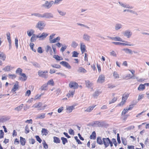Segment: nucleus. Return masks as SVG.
<instances>
[{
  "mask_svg": "<svg viewBox=\"0 0 149 149\" xmlns=\"http://www.w3.org/2000/svg\"><path fill=\"white\" fill-rule=\"evenodd\" d=\"M123 97H122V101L118 104L117 106H122L125 104V103L126 102H125V100H123Z\"/></svg>",
  "mask_w": 149,
  "mask_h": 149,
  "instance_id": "de8ad7c7",
  "label": "nucleus"
},
{
  "mask_svg": "<svg viewBox=\"0 0 149 149\" xmlns=\"http://www.w3.org/2000/svg\"><path fill=\"white\" fill-rule=\"evenodd\" d=\"M74 107L75 106L74 105L69 106L68 107L66 108V109L70 113L72 112L73 110L74 109Z\"/></svg>",
  "mask_w": 149,
  "mask_h": 149,
  "instance_id": "393cba45",
  "label": "nucleus"
},
{
  "mask_svg": "<svg viewBox=\"0 0 149 149\" xmlns=\"http://www.w3.org/2000/svg\"><path fill=\"white\" fill-rule=\"evenodd\" d=\"M58 12L59 13L60 15L63 16L65 15H66V13L65 12H64L62 11H61L58 9L57 10Z\"/></svg>",
  "mask_w": 149,
  "mask_h": 149,
  "instance_id": "bf43d9fd",
  "label": "nucleus"
},
{
  "mask_svg": "<svg viewBox=\"0 0 149 149\" xmlns=\"http://www.w3.org/2000/svg\"><path fill=\"white\" fill-rule=\"evenodd\" d=\"M75 93V90L74 91H69V92L68 93L66 96L68 98L70 97L71 96H73Z\"/></svg>",
  "mask_w": 149,
  "mask_h": 149,
  "instance_id": "2f4dec72",
  "label": "nucleus"
},
{
  "mask_svg": "<svg viewBox=\"0 0 149 149\" xmlns=\"http://www.w3.org/2000/svg\"><path fill=\"white\" fill-rule=\"evenodd\" d=\"M101 92L99 91H96L94 93L93 95L94 97L98 96L101 93Z\"/></svg>",
  "mask_w": 149,
  "mask_h": 149,
  "instance_id": "13d9d810",
  "label": "nucleus"
},
{
  "mask_svg": "<svg viewBox=\"0 0 149 149\" xmlns=\"http://www.w3.org/2000/svg\"><path fill=\"white\" fill-rule=\"evenodd\" d=\"M85 84L86 86L88 88H90L93 84L91 83L90 82L89 80H87L85 81Z\"/></svg>",
  "mask_w": 149,
  "mask_h": 149,
  "instance_id": "a878e982",
  "label": "nucleus"
},
{
  "mask_svg": "<svg viewBox=\"0 0 149 149\" xmlns=\"http://www.w3.org/2000/svg\"><path fill=\"white\" fill-rule=\"evenodd\" d=\"M42 105V103L41 102H39L38 103V104H35L33 107H34L35 108H38L39 109L40 108V107Z\"/></svg>",
  "mask_w": 149,
  "mask_h": 149,
  "instance_id": "c9c22d12",
  "label": "nucleus"
},
{
  "mask_svg": "<svg viewBox=\"0 0 149 149\" xmlns=\"http://www.w3.org/2000/svg\"><path fill=\"white\" fill-rule=\"evenodd\" d=\"M124 36L127 37V38H129L132 35V33L129 30L125 31L123 33Z\"/></svg>",
  "mask_w": 149,
  "mask_h": 149,
  "instance_id": "6e6552de",
  "label": "nucleus"
},
{
  "mask_svg": "<svg viewBox=\"0 0 149 149\" xmlns=\"http://www.w3.org/2000/svg\"><path fill=\"white\" fill-rule=\"evenodd\" d=\"M112 43L116 45H121L123 46H133V44H126L125 43H122L120 42H112Z\"/></svg>",
  "mask_w": 149,
  "mask_h": 149,
  "instance_id": "1a4fd4ad",
  "label": "nucleus"
},
{
  "mask_svg": "<svg viewBox=\"0 0 149 149\" xmlns=\"http://www.w3.org/2000/svg\"><path fill=\"white\" fill-rule=\"evenodd\" d=\"M78 45L77 43H76L75 41H73L71 45L72 47L75 48Z\"/></svg>",
  "mask_w": 149,
  "mask_h": 149,
  "instance_id": "49530a36",
  "label": "nucleus"
},
{
  "mask_svg": "<svg viewBox=\"0 0 149 149\" xmlns=\"http://www.w3.org/2000/svg\"><path fill=\"white\" fill-rule=\"evenodd\" d=\"M113 76L115 79H117L119 78V74L117 73V72L114 71L113 73Z\"/></svg>",
  "mask_w": 149,
  "mask_h": 149,
  "instance_id": "4d7b16f0",
  "label": "nucleus"
},
{
  "mask_svg": "<svg viewBox=\"0 0 149 149\" xmlns=\"http://www.w3.org/2000/svg\"><path fill=\"white\" fill-rule=\"evenodd\" d=\"M48 35V34L47 33L43 32L40 35V38H42V39L43 40Z\"/></svg>",
  "mask_w": 149,
  "mask_h": 149,
  "instance_id": "e433bc0d",
  "label": "nucleus"
},
{
  "mask_svg": "<svg viewBox=\"0 0 149 149\" xmlns=\"http://www.w3.org/2000/svg\"><path fill=\"white\" fill-rule=\"evenodd\" d=\"M23 105V104H21L19 106L16 107L15 109V110H17L18 111L22 109Z\"/></svg>",
  "mask_w": 149,
  "mask_h": 149,
  "instance_id": "37998d69",
  "label": "nucleus"
},
{
  "mask_svg": "<svg viewBox=\"0 0 149 149\" xmlns=\"http://www.w3.org/2000/svg\"><path fill=\"white\" fill-rule=\"evenodd\" d=\"M102 140H103V144H104L105 148H107L109 146L108 143L110 140L109 138H103Z\"/></svg>",
  "mask_w": 149,
  "mask_h": 149,
  "instance_id": "39448f33",
  "label": "nucleus"
},
{
  "mask_svg": "<svg viewBox=\"0 0 149 149\" xmlns=\"http://www.w3.org/2000/svg\"><path fill=\"white\" fill-rule=\"evenodd\" d=\"M45 113H42L40 115H38L36 118V119H42L45 117Z\"/></svg>",
  "mask_w": 149,
  "mask_h": 149,
  "instance_id": "c756f323",
  "label": "nucleus"
},
{
  "mask_svg": "<svg viewBox=\"0 0 149 149\" xmlns=\"http://www.w3.org/2000/svg\"><path fill=\"white\" fill-rule=\"evenodd\" d=\"M11 70L10 69V66L9 65L6 66L2 69V70L5 72H8Z\"/></svg>",
  "mask_w": 149,
  "mask_h": 149,
  "instance_id": "c85d7f7f",
  "label": "nucleus"
},
{
  "mask_svg": "<svg viewBox=\"0 0 149 149\" xmlns=\"http://www.w3.org/2000/svg\"><path fill=\"white\" fill-rule=\"evenodd\" d=\"M115 41H118L122 42H124L125 41L122 39L121 38H120L119 37H115Z\"/></svg>",
  "mask_w": 149,
  "mask_h": 149,
  "instance_id": "c03bdc74",
  "label": "nucleus"
},
{
  "mask_svg": "<svg viewBox=\"0 0 149 149\" xmlns=\"http://www.w3.org/2000/svg\"><path fill=\"white\" fill-rule=\"evenodd\" d=\"M60 39V38L59 36H58L56 38L50 41L51 43H55L56 42L59 41Z\"/></svg>",
  "mask_w": 149,
  "mask_h": 149,
  "instance_id": "5701e85b",
  "label": "nucleus"
},
{
  "mask_svg": "<svg viewBox=\"0 0 149 149\" xmlns=\"http://www.w3.org/2000/svg\"><path fill=\"white\" fill-rule=\"evenodd\" d=\"M6 58V56L5 54L2 52L0 51V59L4 61Z\"/></svg>",
  "mask_w": 149,
  "mask_h": 149,
  "instance_id": "412c9836",
  "label": "nucleus"
},
{
  "mask_svg": "<svg viewBox=\"0 0 149 149\" xmlns=\"http://www.w3.org/2000/svg\"><path fill=\"white\" fill-rule=\"evenodd\" d=\"M29 45L32 50L34 52H36V50L35 49L33 48V46L34 45V44L33 43L31 42L30 43Z\"/></svg>",
  "mask_w": 149,
  "mask_h": 149,
  "instance_id": "5fc2aeb1",
  "label": "nucleus"
},
{
  "mask_svg": "<svg viewBox=\"0 0 149 149\" xmlns=\"http://www.w3.org/2000/svg\"><path fill=\"white\" fill-rule=\"evenodd\" d=\"M37 52L38 53L40 54L42 53L43 52V51L41 47H40L38 48Z\"/></svg>",
  "mask_w": 149,
  "mask_h": 149,
  "instance_id": "338daca9",
  "label": "nucleus"
},
{
  "mask_svg": "<svg viewBox=\"0 0 149 149\" xmlns=\"http://www.w3.org/2000/svg\"><path fill=\"white\" fill-rule=\"evenodd\" d=\"M72 57H77L79 54V53L77 52V51H74L72 52Z\"/></svg>",
  "mask_w": 149,
  "mask_h": 149,
  "instance_id": "ea45409f",
  "label": "nucleus"
},
{
  "mask_svg": "<svg viewBox=\"0 0 149 149\" xmlns=\"http://www.w3.org/2000/svg\"><path fill=\"white\" fill-rule=\"evenodd\" d=\"M31 63L35 67H40V65L36 62L31 61Z\"/></svg>",
  "mask_w": 149,
  "mask_h": 149,
  "instance_id": "a19ab883",
  "label": "nucleus"
},
{
  "mask_svg": "<svg viewBox=\"0 0 149 149\" xmlns=\"http://www.w3.org/2000/svg\"><path fill=\"white\" fill-rule=\"evenodd\" d=\"M51 66L54 68L60 69L61 68V66L60 65H58L57 64H51Z\"/></svg>",
  "mask_w": 149,
  "mask_h": 149,
  "instance_id": "a18cd8bd",
  "label": "nucleus"
},
{
  "mask_svg": "<svg viewBox=\"0 0 149 149\" xmlns=\"http://www.w3.org/2000/svg\"><path fill=\"white\" fill-rule=\"evenodd\" d=\"M30 130L29 129V126L28 125H26L25 127V133L26 134H27L29 133Z\"/></svg>",
  "mask_w": 149,
  "mask_h": 149,
  "instance_id": "3c124183",
  "label": "nucleus"
},
{
  "mask_svg": "<svg viewBox=\"0 0 149 149\" xmlns=\"http://www.w3.org/2000/svg\"><path fill=\"white\" fill-rule=\"evenodd\" d=\"M77 72L79 73H85L87 72V71L84 68L80 67L78 69Z\"/></svg>",
  "mask_w": 149,
  "mask_h": 149,
  "instance_id": "a211bd4d",
  "label": "nucleus"
},
{
  "mask_svg": "<svg viewBox=\"0 0 149 149\" xmlns=\"http://www.w3.org/2000/svg\"><path fill=\"white\" fill-rule=\"evenodd\" d=\"M34 31L32 29H31L30 31H27V34H28V35L29 37H30L31 36H32L33 34H34Z\"/></svg>",
  "mask_w": 149,
  "mask_h": 149,
  "instance_id": "bb28decb",
  "label": "nucleus"
},
{
  "mask_svg": "<svg viewBox=\"0 0 149 149\" xmlns=\"http://www.w3.org/2000/svg\"><path fill=\"white\" fill-rule=\"evenodd\" d=\"M42 144L44 148L45 149H47L48 148V144L46 143L45 141L43 140Z\"/></svg>",
  "mask_w": 149,
  "mask_h": 149,
  "instance_id": "79ce46f5",
  "label": "nucleus"
},
{
  "mask_svg": "<svg viewBox=\"0 0 149 149\" xmlns=\"http://www.w3.org/2000/svg\"><path fill=\"white\" fill-rule=\"evenodd\" d=\"M39 76L45 79H47L48 77V72L47 70L43 71L39 70L38 72Z\"/></svg>",
  "mask_w": 149,
  "mask_h": 149,
  "instance_id": "f03ea898",
  "label": "nucleus"
},
{
  "mask_svg": "<svg viewBox=\"0 0 149 149\" xmlns=\"http://www.w3.org/2000/svg\"><path fill=\"white\" fill-rule=\"evenodd\" d=\"M61 139L62 141V143L63 145H65L66 143L68 142V140L67 138L64 137H62L61 138Z\"/></svg>",
  "mask_w": 149,
  "mask_h": 149,
  "instance_id": "72a5a7b5",
  "label": "nucleus"
},
{
  "mask_svg": "<svg viewBox=\"0 0 149 149\" xmlns=\"http://www.w3.org/2000/svg\"><path fill=\"white\" fill-rule=\"evenodd\" d=\"M53 57L57 61H60L61 60L63 59V58L61 57H60L58 55H53Z\"/></svg>",
  "mask_w": 149,
  "mask_h": 149,
  "instance_id": "7c9ffc66",
  "label": "nucleus"
},
{
  "mask_svg": "<svg viewBox=\"0 0 149 149\" xmlns=\"http://www.w3.org/2000/svg\"><path fill=\"white\" fill-rule=\"evenodd\" d=\"M129 96V94H125V93L123 94L122 97H123V100H125V102H126V100L127 99Z\"/></svg>",
  "mask_w": 149,
  "mask_h": 149,
  "instance_id": "603ef678",
  "label": "nucleus"
},
{
  "mask_svg": "<svg viewBox=\"0 0 149 149\" xmlns=\"http://www.w3.org/2000/svg\"><path fill=\"white\" fill-rule=\"evenodd\" d=\"M53 141L54 143H60L61 142V140L60 139L56 136L53 137Z\"/></svg>",
  "mask_w": 149,
  "mask_h": 149,
  "instance_id": "b1692460",
  "label": "nucleus"
},
{
  "mask_svg": "<svg viewBox=\"0 0 149 149\" xmlns=\"http://www.w3.org/2000/svg\"><path fill=\"white\" fill-rule=\"evenodd\" d=\"M96 142L98 144L100 145H102L103 144V140L102 139L101 137L98 136L97 137Z\"/></svg>",
  "mask_w": 149,
  "mask_h": 149,
  "instance_id": "dca6fc26",
  "label": "nucleus"
},
{
  "mask_svg": "<svg viewBox=\"0 0 149 149\" xmlns=\"http://www.w3.org/2000/svg\"><path fill=\"white\" fill-rule=\"evenodd\" d=\"M95 125H97L98 127H103L104 126V123L98 120L94 122V123L91 125V126H94Z\"/></svg>",
  "mask_w": 149,
  "mask_h": 149,
  "instance_id": "0eeeda50",
  "label": "nucleus"
},
{
  "mask_svg": "<svg viewBox=\"0 0 149 149\" xmlns=\"http://www.w3.org/2000/svg\"><path fill=\"white\" fill-rule=\"evenodd\" d=\"M122 25L120 24H117L115 26V29L116 30H118L122 28Z\"/></svg>",
  "mask_w": 149,
  "mask_h": 149,
  "instance_id": "58836bf2",
  "label": "nucleus"
},
{
  "mask_svg": "<svg viewBox=\"0 0 149 149\" xmlns=\"http://www.w3.org/2000/svg\"><path fill=\"white\" fill-rule=\"evenodd\" d=\"M96 132L95 131L92 132V134L90 135V138L91 139H95L96 138Z\"/></svg>",
  "mask_w": 149,
  "mask_h": 149,
  "instance_id": "4be33fe9",
  "label": "nucleus"
},
{
  "mask_svg": "<svg viewBox=\"0 0 149 149\" xmlns=\"http://www.w3.org/2000/svg\"><path fill=\"white\" fill-rule=\"evenodd\" d=\"M75 139L76 140L77 142L79 144H82V143L81 142L80 140L78 139L77 136H75L74 137Z\"/></svg>",
  "mask_w": 149,
  "mask_h": 149,
  "instance_id": "e2e57ef3",
  "label": "nucleus"
},
{
  "mask_svg": "<svg viewBox=\"0 0 149 149\" xmlns=\"http://www.w3.org/2000/svg\"><path fill=\"white\" fill-rule=\"evenodd\" d=\"M20 75L22 77H19V80L24 81H26L27 79V77L25 74L22 73L20 74Z\"/></svg>",
  "mask_w": 149,
  "mask_h": 149,
  "instance_id": "9b49d317",
  "label": "nucleus"
},
{
  "mask_svg": "<svg viewBox=\"0 0 149 149\" xmlns=\"http://www.w3.org/2000/svg\"><path fill=\"white\" fill-rule=\"evenodd\" d=\"M134 128V125H130L125 128V130L127 131L130 130L131 129H133Z\"/></svg>",
  "mask_w": 149,
  "mask_h": 149,
  "instance_id": "052dcab7",
  "label": "nucleus"
},
{
  "mask_svg": "<svg viewBox=\"0 0 149 149\" xmlns=\"http://www.w3.org/2000/svg\"><path fill=\"white\" fill-rule=\"evenodd\" d=\"M105 78L104 76H100L97 81V82H100L101 83L104 82L105 81Z\"/></svg>",
  "mask_w": 149,
  "mask_h": 149,
  "instance_id": "f8f14e48",
  "label": "nucleus"
},
{
  "mask_svg": "<svg viewBox=\"0 0 149 149\" xmlns=\"http://www.w3.org/2000/svg\"><path fill=\"white\" fill-rule=\"evenodd\" d=\"M60 63L66 68L70 69L71 68V66L68 63L65 61H62Z\"/></svg>",
  "mask_w": 149,
  "mask_h": 149,
  "instance_id": "9d476101",
  "label": "nucleus"
},
{
  "mask_svg": "<svg viewBox=\"0 0 149 149\" xmlns=\"http://www.w3.org/2000/svg\"><path fill=\"white\" fill-rule=\"evenodd\" d=\"M29 143L30 144H34L36 142L35 140L34 139L31 138L29 139Z\"/></svg>",
  "mask_w": 149,
  "mask_h": 149,
  "instance_id": "774afa93",
  "label": "nucleus"
},
{
  "mask_svg": "<svg viewBox=\"0 0 149 149\" xmlns=\"http://www.w3.org/2000/svg\"><path fill=\"white\" fill-rule=\"evenodd\" d=\"M69 86L71 88H73L74 89H77L78 88L79 85L76 82H71L69 84Z\"/></svg>",
  "mask_w": 149,
  "mask_h": 149,
  "instance_id": "423d86ee",
  "label": "nucleus"
},
{
  "mask_svg": "<svg viewBox=\"0 0 149 149\" xmlns=\"http://www.w3.org/2000/svg\"><path fill=\"white\" fill-rule=\"evenodd\" d=\"M8 77L9 78H11L12 79H14V78L16 77V75L14 74H8Z\"/></svg>",
  "mask_w": 149,
  "mask_h": 149,
  "instance_id": "69168bd1",
  "label": "nucleus"
},
{
  "mask_svg": "<svg viewBox=\"0 0 149 149\" xmlns=\"http://www.w3.org/2000/svg\"><path fill=\"white\" fill-rule=\"evenodd\" d=\"M19 141L21 144L22 146H24L25 145L26 143V141L25 138L22 136H20Z\"/></svg>",
  "mask_w": 149,
  "mask_h": 149,
  "instance_id": "4468645a",
  "label": "nucleus"
},
{
  "mask_svg": "<svg viewBox=\"0 0 149 149\" xmlns=\"http://www.w3.org/2000/svg\"><path fill=\"white\" fill-rule=\"evenodd\" d=\"M31 15H34L39 18H45L47 19H50L54 17L53 14L49 12L45 13L43 14L38 13H32Z\"/></svg>",
  "mask_w": 149,
  "mask_h": 149,
  "instance_id": "f257e3e1",
  "label": "nucleus"
},
{
  "mask_svg": "<svg viewBox=\"0 0 149 149\" xmlns=\"http://www.w3.org/2000/svg\"><path fill=\"white\" fill-rule=\"evenodd\" d=\"M48 130L45 128H43L41 131L42 134H43V135L45 136H46L48 134Z\"/></svg>",
  "mask_w": 149,
  "mask_h": 149,
  "instance_id": "cd10ccee",
  "label": "nucleus"
},
{
  "mask_svg": "<svg viewBox=\"0 0 149 149\" xmlns=\"http://www.w3.org/2000/svg\"><path fill=\"white\" fill-rule=\"evenodd\" d=\"M54 3V2L53 1H46L45 3L42 5L41 7H44L45 8L48 9L50 8Z\"/></svg>",
  "mask_w": 149,
  "mask_h": 149,
  "instance_id": "7ed1b4c3",
  "label": "nucleus"
},
{
  "mask_svg": "<svg viewBox=\"0 0 149 149\" xmlns=\"http://www.w3.org/2000/svg\"><path fill=\"white\" fill-rule=\"evenodd\" d=\"M22 70L19 68H18L17 70H16L15 72L16 73H19V75L21 74V73H22Z\"/></svg>",
  "mask_w": 149,
  "mask_h": 149,
  "instance_id": "6e6d98bb",
  "label": "nucleus"
},
{
  "mask_svg": "<svg viewBox=\"0 0 149 149\" xmlns=\"http://www.w3.org/2000/svg\"><path fill=\"white\" fill-rule=\"evenodd\" d=\"M7 38L8 42L11 41L10 39V34L9 32H8L6 33Z\"/></svg>",
  "mask_w": 149,
  "mask_h": 149,
  "instance_id": "8fccbe9b",
  "label": "nucleus"
},
{
  "mask_svg": "<svg viewBox=\"0 0 149 149\" xmlns=\"http://www.w3.org/2000/svg\"><path fill=\"white\" fill-rule=\"evenodd\" d=\"M122 50L125 51L126 54H132L133 53L132 51L128 48H124L122 49Z\"/></svg>",
  "mask_w": 149,
  "mask_h": 149,
  "instance_id": "6ab92c4d",
  "label": "nucleus"
},
{
  "mask_svg": "<svg viewBox=\"0 0 149 149\" xmlns=\"http://www.w3.org/2000/svg\"><path fill=\"white\" fill-rule=\"evenodd\" d=\"M96 106V105L94 106H90L88 107L86 110H85V111H87L88 112H90L92 111L93 109V108Z\"/></svg>",
  "mask_w": 149,
  "mask_h": 149,
  "instance_id": "f704fd0d",
  "label": "nucleus"
},
{
  "mask_svg": "<svg viewBox=\"0 0 149 149\" xmlns=\"http://www.w3.org/2000/svg\"><path fill=\"white\" fill-rule=\"evenodd\" d=\"M46 84L47 85L49 84L51 85L52 86H54V83L53 79L50 80L48 81L47 83Z\"/></svg>",
  "mask_w": 149,
  "mask_h": 149,
  "instance_id": "4c0bfd02",
  "label": "nucleus"
},
{
  "mask_svg": "<svg viewBox=\"0 0 149 149\" xmlns=\"http://www.w3.org/2000/svg\"><path fill=\"white\" fill-rule=\"evenodd\" d=\"M36 38H35V34H34L31 37L30 39V41L31 42H33L36 41Z\"/></svg>",
  "mask_w": 149,
  "mask_h": 149,
  "instance_id": "09e8293b",
  "label": "nucleus"
},
{
  "mask_svg": "<svg viewBox=\"0 0 149 149\" xmlns=\"http://www.w3.org/2000/svg\"><path fill=\"white\" fill-rule=\"evenodd\" d=\"M46 24L42 21H39L37 24L36 27L38 28L40 30H41L44 29Z\"/></svg>",
  "mask_w": 149,
  "mask_h": 149,
  "instance_id": "20e7f679",
  "label": "nucleus"
},
{
  "mask_svg": "<svg viewBox=\"0 0 149 149\" xmlns=\"http://www.w3.org/2000/svg\"><path fill=\"white\" fill-rule=\"evenodd\" d=\"M118 3L122 7L125 8H127L128 7V6H129V5H128L127 6L126 4H124L122 2H121L120 1L118 2Z\"/></svg>",
  "mask_w": 149,
  "mask_h": 149,
  "instance_id": "680f3d73",
  "label": "nucleus"
},
{
  "mask_svg": "<svg viewBox=\"0 0 149 149\" xmlns=\"http://www.w3.org/2000/svg\"><path fill=\"white\" fill-rule=\"evenodd\" d=\"M19 88V85H14L11 90V92L14 93H16V91Z\"/></svg>",
  "mask_w": 149,
  "mask_h": 149,
  "instance_id": "2eb2a0df",
  "label": "nucleus"
},
{
  "mask_svg": "<svg viewBox=\"0 0 149 149\" xmlns=\"http://www.w3.org/2000/svg\"><path fill=\"white\" fill-rule=\"evenodd\" d=\"M133 76H130V74H129L128 75L125 76V77H124L123 78L125 79H134V78L133 77Z\"/></svg>",
  "mask_w": 149,
  "mask_h": 149,
  "instance_id": "0e129e2a",
  "label": "nucleus"
},
{
  "mask_svg": "<svg viewBox=\"0 0 149 149\" xmlns=\"http://www.w3.org/2000/svg\"><path fill=\"white\" fill-rule=\"evenodd\" d=\"M48 85L45 83L43 84L40 87V89L41 91H47L48 90Z\"/></svg>",
  "mask_w": 149,
  "mask_h": 149,
  "instance_id": "aec40b11",
  "label": "nucleus"
},
{
  "mask_svg": "<svg viewBox=\"0 0 149 149\" xmlns=\"http://www.w3.org/2000/svg\"><path fill=\"white\" fill-rule=\"evenodd\" d=\"M91 37L87 34L85 33L83 36V39L87 41H89Z\"/></svg>",
  "mask_w": 149,
  "mask_h": 149,
  "instance_id": "ddd939ff",
  "label": "nucleus"
},
{
  "mask_svg": "<svg viewBox=\"0 0 149 149\" xmlns=\"http://www.w3.org/2000/svg\"><path fill=\"white\" fill-rule=\"evenodd\" d=\"M145 88V85L144 84H141L138 88V90L139 91H143L144 90Z\"/></svg>",
  "mask_w": 149,
  "mask_h": 149,
  "instance_id": "473e14b6",
  "label": "nucleus"
},
{
  "mask_svg": "<svg viewBox=\"0 0 149 149\" xmlns=\"http://www.w3.org/2000/svg\"><path fill=\"white\" fill-rule=\"evenodd\" d=\"M35 138H36V140L39 143H41L42 141V140L40 138L39 136L36 135L35 136Z\"/></svg>",
  "mask_w": 149,
  "mask_h": 149,
  "instance_id": "864d4df0",
  "label": "nucleus"
},
{
  "mask_svg": "<svg viewBox=\"0 0 149 149\" xmlns=\"http://www.w3.org/2000/svg\"><path fill=\"white\" fill-rule=\"evenodd\" d=\"M80 49L82 54H83L86 51V46L84 44H83L82 43L80 44Z\"/></svg>",
  "mask_w": 149,
  "mask_h": 149,
  "instance_id": "f3484780",
  "label": "nucleus"
}]
</instances>
